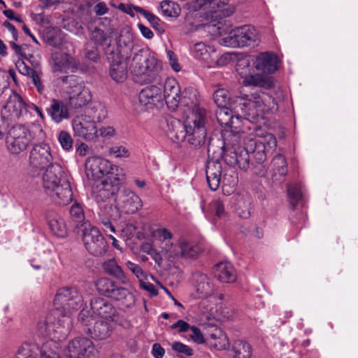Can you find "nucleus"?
<instances>
[{
	"mask_svg": "<svg viewBox=\"0 0 358 358\" xmlns=\"http://www.w3.org/2000/svg\"><path fill=\"white\" fill-rule=\"evenodd\" d=\"M85 173L89 180L97 182L96 190H94V199L99 207V217L106 233H115L111 220H117L120 213L117 208L113 207L110 199L120 189V179L118 167L108 160L99 157H90L85 161Z\"/></svg>",
	"mask_w": 358,
	"mask_h": 358,
	"instance_id": "nucleus-1",
	"label": "nucleus"
},
{
	"mask_svg": "<svg viewBox=\"0 0 358 358\" xmlns=\"http://www.w3.org/2000/svg\"><path fill=\"white\" fill-rule=\"evenodd\" d=\"M83 303V297L76 287L58 289L53 301L55 309L38 322L40 334L52 336L51 341L65 339L72 326L71 311L80 308Z\"/></svg>",
	"mask_w": 358,
	"mask_h": 358,
	"instance_id": "nucleus-2",
	"label": "nucleus"
},
{
	"mask_svg": "<svg viewBox=\"0 0 358 358\" xmlns=\"http://www.w3.org/2000/svg\"><path fill=\"white\" fill-rule=\"evenodd\" d=\"M166 134L174 143H179L187 139L195 148L203 145L207 134L203 110L198 109L193 114H189L183 122L175 118L169 119Z\"/></svg>",
	"mask_w": 358,
	"mask_h": 358,
	"instance_id": "nucleus-3",
	"label": "nucleus"
},
{
	"mask_svg": "<svg viewBox=\"0 0 358 358\" xmlns=\"http://www.w3.org/2000/svg\"><path fill=\"white\" fill-rule=\"evenodd\" d=\"M131 44V55L129 62V70L136 83L145 84L162 80V66L159 60L148 51L143 49L133 51L134 45Z\"/></svg>",
	"mask_w": 358,
	"mask_h": 358,
	"instance_id": "nucleus-4",
	"label": "nucleus"
},
{
	"mask_svg": "<svg viewBox=\"0 0 358 358\" xmlns=\"http://www.w3.org/2000/svg\"><path fill=\"white\" fill-rule=\"evenodd\" d=\"M43 187L52 201L58 205H67L73 200L70 183L63 168L57 163L50 164L43 175Z\"/></svg>",
	"mask_w": 358,
	"mask_h": 358,
	"instance_id": "nucleus-5",
	"label": "nucleus"
},
{
	"mask_svg": "<svg viewBox=\"0 0 358 358\" xmlns=\"http://www.w3.org/2000/svg\"><path fill=\"white\" fill-rule=\"evenodd\" d=\"M237 101L238 103L235 112L239 115L241 110L243 117L248 120L278 110V104L274 98L263 91L243 94Z\"/></svg>",
	"mask_w": 358,
	"mask_h": 358,
	"instance_id": "nucleus-6",
	"label": "nucleus"
},
{
	"mask_svg": "<svg viewBox=\"0 0 358 358\" xmlns=\"http://www.w3.org/2000/svg\"><path fill=\"white\" fill-rule=\"evenodd\" d=\"M191 7L194 11H201V15L206 20H212L210 26L215 34L223 36L227 32L225 21L215 22L213 20L226 17L234 12V7L229 3V0H195Z\"/></svg>",
	"mask_w": 358,
	"mask_h": 358,
	"instance_id": "nucleus-7",
	"label": "nucleus"
},
{
	"mask_svg": "<svg viewBox=\"0 0 358 358\" xmlns=\"http://www.w3.org/2000/svg\"><path fill=\"white\" fill-rule=\"evenodd\" d=\"M110 63L109 75L116 83H122L127 78L129 70L131 44L120 40L115 46L108 45L105 50Z\"/></svg>",
	"mask_w": 358,
	"mask_h": 358,
	"instance_id": "nucleus-8",
	"label": "nucleus"
},
{
	"mask_svg": "<svg viewBox=\"0 0 358 358\" xmlns=\"http://www.w3.org/2000/svg\"><path fill=\"white\" fill-rule=\"evenodd\" d=\"M224 34L227 36L222 37L221 43L230 48L255 47L260 41L257 30L251 25L236 27Z\"/></svg>",
	"mask_w": 358,
	"mask_h": 358,
	"instance_id": "nucleus-9",
	"label": "nucleus"
},
{
	"mask_svg": "<svg viewBox=\"0 0 358 358\" xmlns=\"http://www.w3.org/2000/svg\"><path fill=\"white\" fill-rule=\"evenodd\" d=\"M277 145L275 138L269 134L266 138L259 140L255 141L251 139L249 143V150L250 153L254 159L251 162V166H253L257 169L255 173L258 175H264L265 173V166L264 163L266 159V150L275 149Z\"/></svg>",
	"mask_w": 358,
	"mask_h": 358,
	"instance_id": "nucleus-10",
	"label": "nucleus"
},
{
	"mask_svg": "<svg viewBox=\"0 0 358 358\" xmlns=\"http://www.w3.org/2000/svg\"><path fill=\"white\" fill-rule=\"evenodd\" d=\"M93 317L88 310L83 309L78 314V322L84 327L83 331L95 340H105L112 334L113 326L108 322L99 320L94 322L92 328L89 327Z\"/></svg>",
	"mask_w": 358,
	"mask_h": 358,
	"instance_id": "nucleus-11",
	"label": "nucleus"
},
{
	"mask_svg": "<svg viewBox=\"0 0 358 358\" xmlns=\"http://www.w3.org/2000/svg\"><path fill=\"white\" fill-rule=\"evenodd\" d=\"M31 141L29 130L24 126L18 124L11 127L6 140V148L13 155H18L24 151Z\"/></svg>",
	"mask_w": 358,
	"mask_h": 358,
	"instance_id": "nucleus-12",
	"label": "nucleus"
},
{
	"mask_svg": "<svg viewBox=\"0 0 358 358\" xmlns=\"http://www.w3.org/2000/svg\"><path fill=\"white\" fill-rule=\"evenodd\" d=\"M82 239L87 251L94 256H101L107 250L108 243L99 230L91 224L82 229Z\"/></svg>",
	"mask_w": 358,
	"mask_h": 358,
	"instance_id": "nucleus-13",
	"label": "nucleus"
},
{
	"mask_svg": "<svg viewBox=\"0 0 358 358\" xmlns=\"http://www.w3.org/2000/svg\"><path fill=\"white\" fill-rule=\"evenodd\" d=\"M110 203L113 207L117 208L119 213L120 208L127 214H133L141 209L143 203L141 198L133 191L129 189L121 190L117 196L115 195L110 199ZM120 216L116 220H117ZM115 220H111L115 221ZM113 225V224L111 223Z\"/></svg>",
	"mask_w": 358,
	"mask_h": 358,
	"instance_id": "nucleus-14",
	"label": "nucleus"
},
{
	"mask_svg": "<svg viewBox=\"0 0 358 358\" xmlns=\"http://www.w3.org/2000/svg\"><path fill=\"white\" fill-rule=\"evenodd\" d=\"M52 155L49 145L44 143L36 144L31 148L29 157V167L34 170V173H38L52 163Z\"/></svg>",
	"mask_w": 358,
	"mask_h": 358,
	"instance_id": "nucleus-15",
	"label": "nucleus"
},
{
	"mask_svg": "<svg viewBox=\"0 0 358 358\" xmlns=\"http://www.w3.org/2000/svg\"><path fill=\"white\" fill-rule=\"evenodd\" d=\"M66 356L69 358H91L96 353L93 342L86 337H76L66 348Z\"/></svg>",
	"mask_w": 358,
	"mask_h": 358,
	"instance_id": "nucleus-16",
	"label": "nucleus"
},
{
	"mask_svg": "<svg viewBox=\"0 0 358 358\" xmlns=\"http://www.w3.org/2000/svg\"><path fill=\"white\" fill-rule=\"evenodd\" d=\"M73 129L76 136L87 141H96L99 131L94 120L81 116L73 121Z\"/></svg>",
	"mask_w": 358,
	"mask_h": 358,
	"instance_id": "nucleus-17",
	"label": "nucleus"
},
{
	"mask_svg": "<svg viewBox=\"0 0 358 358\" xmlns=\"http://www.w3.org/2000/svg\"><path fill=\"white\" fill-rule=\"evenodd\" d=\"M139 104L142 110H150L163 101L162 85H152L141 90L138 95Z\"/></svg>",
	"mask_w": 358,
	"mask_h": 358,
	"instance_id": "nucleus-18",
	"label": "nucleus"
},
{
	"mask_svg": "<svg viewBox=\"0 0 358 358\" xmlns=\"http://www.w3.org/2000/svg\"><path fill=\"white\" fill-rule=\"evenodd\" d=\"M223 158L229 166L238 165L241 170L247 171L251 165L249 144L246 148L238 147L233 150L229 149L224 150Z\"/></svg>",
	"mask_w": 358,
	"mask_h": 358,
	"instance_id": "nucleus-19",
	"label": "nucleus"
},
{
	"mask_svg": "<svg viewBox=\"0 0 358 358\" xmlns=\"http://www.w3.org/2000/svg\"><path fill=\"white\" fill-rule=\"evenodd\" d=\"M90 306L92 313L95 315L110 321L116 320V309L108 300L100 297H94L91 299Z\"/></svg>",
	"mask_w": 358,
	"mask_h": 358,
	"instance_id": "nucleus-20",
	"label": "nucleus"
},
{
	"mask_svg": "<svg viewBox=\"0 0 358 358\" xmlns=\"http://www.w3.org/2000/svg\"><path fill=\"white\" fill-rule=\"evenodd\" d=\"M163 100L169 108L176 109L180 103V88L178 81L173 78H167L163 85Z\"/></svg>",
	"mask_w": 358,
	"mask_h": 358,
	"instance_id": "nucleus-21",
	"label": "nucleus"
},
{
	"mask_svg": "<svg viewBox=\"0 0 358 358\" xmlns=\"http://www.w3.org/2000/svg\"><path fill=\"white\" fill-rule=\"evenodd\" d=\"M199 94L196 89L194 87H187L180 94V103L182 106L191 109L189 114H193L198 109L203 110L205 115V123L208 122L207 110L199 105Z\"/></svg>",
	"mask_w": 358,
	"mask_h": 358,
	"instance_id": "nucleus-22",
	"label": "nucleus"
},
{
	"mask_svg": "<svg viewBox=\"0 0 358 358\" xmlns=\"http://www.w3.org/2000/svg\"><path fill=\"white\" fill-rule=\"evenodd\" d=\"M195 291L192 293L194 299H206L214 293V285L212 280L205 274L195 273Z\"/></svg>",
	"mask_w": 358,
	"mask_h": 358,
	"instance_id": "nucleus-23",
	"label": "nucleus"
},
{
	"mask_svg": "<svg viewBox=\"0 0 358 358\" xmlns=\"http://www.w3.org/2000/svg\"><path fill=\"white\" fill-rule=\"evenodd\" d=\"M55 72L67 73L75 72L78 69V63L76 59L68 54L55 53L52 55Z\"/></svg>",
	"mask_w": 358,
	"mask_h": 358,
	"instance_id": "nucleus-24",
	"label": "nucleus"
},
{
	"mask_svg": "<svg viewBox=\"0 0 358 358\" xmlns=\"http://www.w3.org/2000/svg\"><path fill=\"white\" fill-rule=\"evenodd\" d=\"M238 103L231 108L227 106L218 107L215 114L218 122L222 126L233 127L235 121L238 122L240 119L243 117L241 110H239V115L235 112Z\"/></svg>",
	"mask_w": 358,
	"mask_h": 358,
	"instance_id": "nucleus-25",
	"label": "nucleus"
},
{
	"mask_svg": "<svg viewBox=\"0 0 358 358\" xmlns=\"http://www.w3.org/2000/svg\"><path fill=\"white\" fill-rule=\"evenodd\" d=\"M278 57L275 54L265 52L259 54L255 62V67L264 73H273L277 70Z\"/></svg>",
	"mask_w": 358,
	"mask_h": 358,
	"instance_id": "nucleus-26",
	"label": "nucleus"
},
{
	"mask_svg": "<svg viewBox=\"0 0 358 358\" xmlns=\"http://www.w3.org/2000/svg\"><path fill=\"white\" fill-rule=\"evenodd\" d=\"M46 220L50 230L58 238H64L68 234V229L64 219L55 211H48Z\"/></svg>",
	"mask_w": 358,
	"mask_h": 358,
	"instance_id": "nucleus-27",
	"label": "nucleus"
},
{
	"mask_svg": "<svg viewBox=\"0 0 358 358\" xmlns=\"http://www.w3.org/2000/svg\"><path fill=\"white\" fill-rule=\"evenodd\" d=\"M37 331L39 335L44 336V337H49L50 339L46 341L45 343L43 344L41 348L35 344V343H22L18 348L16 352V354L14 357V358H38V355H40V357L43 358L41 350L43 348V346L49 342L50 340L52 339V336H48V335H42L40 334L38 327H37Z\"/></svg>",
	"mask_w": 358,
	"mask_h": 358,
	"instance_id": "nucleus-28",
	"label": "nucleus"
},
{
	"mask_svg": "<svg viewBox=\"0 0 358 358\" xmlns=\"http://www.w3.org/2000/svg\"><path fill=\"white\" fill-rule=\"evenodd\" d=\"M215 277L224 283H232L236 280V273L233 265L224 262L217 264L214 271Z\"/></svg>",
	"mask_w": 358,
	"mask_h": 358,
	"instance_id": "nucleus-29",
	"label": "nucleus"
},
{
	"mask_svg": "<svg viewBox=\"0 0 358 358\" xmlns=\"http://www.w3.org/2000/svg\"><path fill=\"white\" fill-rule=\"evenodd\" d=\"M48 114L56 123H60L64 120L69 118V112L66 104L58 99H53L50 106L47 108Z\"/></svg>",
	"mask_w": 358,
	"mask_h": 358,
	"instance_id": "nucleus-30",
	"label": "nucleus"
},
{
	"mask_svg": "<svg viewBox=\"0 0 358 358\" xmlns=\"http://www.w3.org/2000/svg\"><path fill=\"white\" fill-rule=\"evenodd\" d=\"M76 92L69 93V104L73 108H79L85 106L92 99L90 90L85 87H79Z\"/></svg>",
	"mask_w": 358,
	"mask_h": 358,
	"instance_id": "nucleus-31",
	"label": "nucleus"
},
{
	"mask_svg": "<svg viewBox=\"0 0 358 358\" xmlns=\"http://www.w3.org/2000/svg\"><path fill=\"white\" fill-rule=\"evenodd\" d=\"M201 251V248L193 243H190L184 238L178 241V250L177 253H173L176 256V259L179 257L194 258L196 257Z\"/></svg>",
	"mask_w": 358,
	"mask_h": 358,
	"instance_id": "nucleus-32",
	"label": "nucleus"
},
{
	"mask_svg": "<svg viewBox=\"0 0 358 358\" xmlns=\"http://www.w3.org/2000/svg\"><path fill=\"white\" fill-rule=\"evenodd\" d=\"M85 115L84 117H87L90 120H96L99 122L103 120L107 117V109L106 106L100 102H92L85 109Z\"/></svg>",
	"mask_w": 358,
	"mask_h": 358,
	"instance_id": "nucleus-33",
	"label": "nucleus"
},
{
	"mask_svg": "<svg viewBox=\"0 0 358 358\" xmlns=\"http://www.w3.org/2000/svg\"><path fill=\"white\" fill-rule=\"evenodd\" d=\"M43 40L48 45L59 48L66 41V35L59 29H48L43 32Z\"/></svg>",
	"mask_w": 358,
	"mask_h": 358,
	"instance_id": "nucleus-34",
	"label": "nucleus"
},
{
	"mask_svg": "<svg viewBox=\"0 0 358 358\" xmlns=\"http://www.w3.org/2000/svg\"><path fill=\"white\" fill-rule=\"evenodd\" d=\"M103 268L104 271L110 275L119 280L122 284H127L128 279L126 277L122 268L117 264L114 259H110L106 261L103 264Z\"/></svg>",
	"mask_w": 358,
	"mask_h": 358,
	"instance_id": "nucleus-35",
	"label": "nucleus"
},
{
	"mask_svg": "<svg viewBox=\"0 0 358 358\" xmlns=\"http://www.w3.org/2000/svg\"><path fill=\"white\" fill-rule=\"evenodd\" d=\"M215 51L210 47H207L203 43H197L194 45L192 50L193 57L197 59L205 61L207 63L213 62L212 54H215Z\"/></svg>",
	"mask_w": 358,
	"mask_h": 358,
	"instance_id": "nucleus-36",
	"label": "nucleus"
},
{
	"mask_svg": "<svg viewBox=\"0 0 358 358\" xmlns=\"http://www.w3.org/2000/svg\"><path fill=\"white\" fill-rule=\"evenodd\" d=\"M95 286L99 293L111 298L118 285L110 278H100L96 281Z\"/></svg>",
	"mask_w": 358,
	"mask_h": 358,
	"instance_id": "nucleus-37",
	"label": "nucleus"
},
{
	"mask_svg": "<svg viewBox=\"0 0 358 358\" xmlns=\"http://www.w3.org/2000/svg\"><path fill=\"white\" fill-rule=\"evenodd\" d=\"M71 221L76 229L85 228V225L90 224L85 222V215L82 206L75 203L70 209Z\"/></svg>",
	"mask_w": 358,
	"mask_h": 358,
	"instance_id": "nucleus-38",
	"label": "nucleus"
},
{
	"mask_svg": "<svg viewBox=\"0 0 358 358\" xmlns=\"http://www.w3.org/2000/svg\"><path fill=\"white\" fill-rule=\"evenodd\" d=\"M208 339L210 345L218 350H225L229 345L226 334L220 329H215L209 334Z\"/></svg>",
	"mask_w": 358,
	"mask_h": 358,
	"instance_id": "nucleus-39",
	"label": "nucleus"
},
{
	"mask_svg": "<svg viewBox=\"0 0 358 358\" xmlns=\"http://www.w3.org/2000/svg\"><path fill=\"white\" fill-rule=\"evenodd\" d=\"M234 358H250L252 348L249 343L241 340H237L232 347Z\"/></svg>",
	"mask_w": 358,
	"mask_h": 358,
	"instance_id": "nucleus-40",
	"label": "nucleus"
},
{
	"mask_svg": "<svg viewBox=\"0 0 358 358\" xmlns=\"http://www.w3.org/2000/svg\"><path fill=\"white\" fill-rule=\"evenodd\" d=\"M160 8L164 15L177 17L180 14V7L178 3L172 0H164L160 3Z\"/></svg>",
	"mask_w": 358,
	"mask_h": 358,
	"instance_id": "nucleus-41",
	"label": "nucleus"
},
{
	"mask_svg": "<svg viewBox=\"0 0 358 358\" xmlns=\"http://www.w3.org/2000/svg\"><path fill=\"white\" fill-rule=\"evenodd\" d=\"M245 85L270 88L273 82L268 78L259 74L247 76L244 80Z\"/></svg>",
	"mask_w": 358,
	"mask_h": 358,
	"instance_id": "nucleus-42",
	"label": "nucleus"
},
{
	"mask_svg": "<svg viewBox=\"0 0 358 358\" xmlns=\"http://www.w3.org/2000/svg\"><path fill=\"white\" fill-rule=\"evenodd\" d=\"M252 203L250 199L241 198L237 201L235 210L237 215L243 219H248L251 215Z\"/></svg>",
	"mask_w": 358,
	"mask_h": 358,
	"instance_id": "nucleus-43",
	"label": "nucleus"
},
{
	"mask_svg": "<svg viewBox=\"0 0 358 358\" xmlns=\"http://www.w3.org/2000/svg\"><path fill=\"white\" fill-rule=\"evenodd\" d=\"M61 80L64 84H66V87L68 93L78 90L79 87H85L81 79L76 76H66L61 78Z\"/></svg>",
	"mask_w": 358,
	"mask_h": 358,
	"instance_id": "nucleus-44",
	"label": "nucleus"
},
{
	"mask_svg": "<svg viewBox=\"0 0 358 358\" xmlns=\"http://www.w3.org/2000/svg\"><path fill=\"white\" fill-rule=\"evenodd\" d=\"M59 341H50L41 350L43 358H60L58 354Z\"/></svg>",
	"mask_w": 358,
	"mask_h": 358,
	"instance_id": "nucleus-45",
	"label": "nucleus"
},
{
	"mask_svg": "<svg viewBox=\"0 0 358 358\" xmlns=\"http://www.w3.org/2000/svg\"><path fill=\"white\" fill-rule=\"evenodd\" d=\"M287 194L294 207L302 198L301 185L300 184L290 185L287 187Z\"/></svg>",
	"mask_w": 358,
	"mask_h": 358,
	"instance_id": "nucleus-46",
	"label": "nucleus"
},
{
	"mask_svg": "<svg viewBox=\"0 0 358 358\" xmlns=\"http://www.w3.org/2000/svg\"><path fill=\"white\" fill-rule=\"evenodd\" d=\"M274 171L280 176H285L287 174V162L284 156L278 155L274 157L272 161Z\"/></svg>",
	"mask_w": 358,
	"mask_h": 358,
	"instance_id": "nucleus-47",
	"label": "nucleus"
},
{
	"mask_svg": "<svg viewBox=\"0 0 358 358\" xmlns=\"http://www.w3.org/2000/svg\"><path fill=\"white\" fill-rule=\"evenodd\" d=\"M162 249L166 252L167 257L171 262L176 259V256L173 255V253H177L178 250V245H174L171 242V239H169L166 241H162Z\"/></svg>",
	"mask_w": 358,
	"mask_h": 358,
	"instance_id": "nucleus-48",
	"label": "nucleus"
},
{
	"mask_svg": "<svg viewBox=\"0 0 358 358\" xmlns=\"http://www.w3.org/2000/svg\"><path fill=\"white\" fill-rule=\"evenodd\" d=\"M213 100L217 107L226 106L229 101V93L225 89H217L213 93Z\"/></svg>",
	"mask_w": 358,
	"mask_h": 358,
	"instance_id": "nucleus-49",
	"label": "nucleus"
},
{
	"mask_svg": "<svg viewBox=\"0 0 358 358\" xmlns=\"http://www.w3.org/2000/svg\"><path fill=\"white\" fill-rule=\"evenodd\" d=\"M58 141L62 148L69 151L73 148V140L69 133L65 131H62L58 135Z\"/></svg>",
	"mask_w": 358,
	"mask_h": 358,
	"instance_id": "nucleus-50",
	"label": "nucleus"
},
{
	"mask_svg": "<svg viewBox=\"0 0 358 358\" xmlns=\"http://www.w3.org/2000/svg\"><path fill=\"white\" fill-rule=\"evenodd\" d=\"M91 39L97 45H103L107 44L108 36L106 33L99 28H94L91 33Z\"/></svg>",
	"mask_w": 358,
	"mask_h": 358,
	"instance_id": "nucleus-51",
	"label": "nucleus"
},
{
	"mask_svg": "<svg viewBox=\"0 0 358 358\" xmlns=\"http://www.w3.org/2000/svg\"><path fill=\"white\" fill-rule=\"evenodd\" d=\"M108 153L117 158H127L130 156L129 150L123 145L112 146L109 148Z\"/></svg>",
	"mask_w": 358,
	"mask_h": 358,
	"instance_id": "nucleus-52",
	"label": "nucleus"
},
{
	"mask_svg": "<svg viewBox=\"0 0 358 358\" xmlns=\"http://www.w3.org/2000/svg\"><path fill=\"white\" fill-rule=\"evenodd\" d=\"M172 349L178 353L183 354L189 357L193 355L194 353V351L191 348L180 342H173L172 344Z\"/></svg>",
	"mask_w": 358,
	"mask_h": 358,
	"instance_id": "nucleus-53",
	"label": "nucleus"
},
{
	"mask_svg": "<svg viewBox=\"0 0 358 358\" xmlns=\"http://www.w3.org/2000/svg\"><path fill=\"white\" fill-rule=\"evenodd\" d=\"M41 74H42L41 71L34 70L32 71V73H31L29 75L34 85L36 87L37 90L41 94L43 93V91L44 90V86L41 80Z\"/></svg>",
	"mask_w": 358,
	"mask_h": 358,
	"instance_id": "nucleus-54",
	"label": "nucleus"
},
{
	"mask_svg": "<svg viewBox=\"0 0 358 358\" xmlns=\"http://www.w3.org/2000/svg\"><path fill=\"white\" fill-rule=\"evenodd\" d=\"M206 174L213 176V174H222V165L218 161L209 162L206 166Z\"/></svg>",
	"mask_w": 358,
	"mask_h": 358,
	"instance_id": "nucleus-55",
	"label": "nucleus"
},
{
	"mask_svg": "<svg viewBox=\"0 0 358 358\" xmlns=\"http://www.w3.org/2000/svg\"><path fill=\"white\" fill-rule=\"evenodd\" d=\"M206 179L210 189L213 191L217 189L220 185L221 174L206 175Z\"/></svg>",
	"mask_w": 358,
	"mask_h": 358,
	"instance_id": "nucleus-56",
	"label": "nucleus"
},
{
	"mask_svg": "<svg viewBox=\"0 0 358 358\" xmlns=\"http://www.w3.org/2000/svg\"><path fill=\"white\" fill-rule=\"evenodd\" d=\"M111 299L120 301L124 295L127 294V299L129 301L131 299V292H130L127 288L117 286Z\"/></svg>",
	"mask_w": 358,
	"mask_h": 358,
	"instance_id": "nucleus-57",
	"label": "nucleus"
},
{
	"mask_svg": "<svg viewBox=\"0 0 358 358\" xmlns=\"http://www.w3.org/2000/svg\"><path fill=\"white\" fill-rule=\"evenodd\" d=\"M127 268L139 279L140 281L145 278L144 272L142 268L131 262H127L126 264Z\"/></svg>",
	"mask_w": 358,
	"mask_h": 358,
	"instance_id": "nucleus-58",
	"label": "nucleus"
},
{
	"mask_svg": "<svg viewBox=\"0 0 358 358\" xmlns=\"http://www.w3.org/2000/svg\"><path fill=\"white\" fill-rule=\"evenodd\" d=\"M145 19L150 22L152 27L158 32L162 33L164 32V29L161 26L160 20L158 17L154 15L152 13H150L148 16H146Z\"/></svg>",
	"mask_w": 358,
	"mask_h": 358,
	"instance_id": "nucleus-59",
	"label": "nucleus"
},
{
	"mask_svg": "<svg viewBox=\"0 0 358 358\" xmlns=\"http://www.w3.org/2000/svg\"><path fill=\"white\" fill-rule=\"evenodd\" d=\"M211 209L215 212V215L222 217L225 215L224 206L220 199L214 200L210 203Z\"/></svg>",
	"mask_w": 358,
	"mask_h": 358,
	"instance_id": "nucleus-60",
	"label": "nucleus"
},
{
	"mask_svg": "<svg viewBox=\"0 0 358 358\" xmlns=\"http://www.w3.org/2000/svg\"><path fill=\"white\" fill-rule=\"evenodd\" d=\"M10 47L15 51V52L19 55H20L22 58L26 59H29L30 57H33L31 55H27L25 52V48L27 45H18L14 42L10 43Z\"/></svg>",
	"mask_w": 358,
	"mask_h": 358,
	"instance_id": "nucleus-61",
	"label": "nucleus"
},
{
	"mask_svg": "<svg viewBox=\"0 0 358 358\" xmlns=\"http://www.w3.org/2000/svg\"><path fill=\"white\" fill-rule=\"evenodd\" d=\"M16 66L19 72L24 76H29L31 73L34 70L29 67L23 59H18L16 62Z\"/></svg>",
	"mask_w": 358,
	"mask_h": 358,
	"instance_id": "nucleus-62",
	"label": "nucleus"
},
{
	"mask_svg": "<svg viewBox=\"0 0 358 358\" xmlns=\"http://www.w3.org/2000/svg\"><path fill=\"white\" fill-rule=\"evenodd\" d=\"M192 334L190 335L192 339L197 343H203L205 342L203 336L200 329L196 327H191Z\"/></svg>",
	"mask_w": 358,
	"mask_h": 358,
	"instance_id": "nucleus-63",
	"label": "nucleus"
},
{
	"mask_svg": "<svg viewBox=\"0 0 358 358\" xmlns=\"http://www.w3.org/2000/svg\"><path fill=\"white\" fill-rule=\"evenodd\" d=\"M167 56L169 58V62L172 69L178 72L180 70V66L178 62V59L173 52L169 50L167 52Z\"/></svg>",
	"mask_w": 358,
	"mask_h": 358,
	"instance_id": "nucleus-64",
	"label": "nucleus"
}]
</instances>
